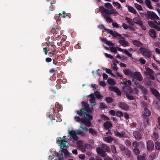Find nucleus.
Here are the masks:
<instances>
[{"mask_svg":"<svg viewBox=\"0 0 160 160\" xmlns=\"http://www.w3.org/2000/svg\"><path fill=\"white\" fill-rule=\"evenodd\" d=\"M62 152H63L65 154V157L66 158H69L70 157V153L66 149H62Z\"/></svg>","mask_w":160,"mask_h":160,"instance_id":"23","label":"nucleus"},{"mask_svg":"<svg viewBox=\"0 0 160 160\" xmlns=\"http://www.w3.org/2000/svg\"><path fill=\"white\" fill-rule=\"evenodd\" d=\"M100 108H106V106L105 105V104L104 103H100Z\"/></svg>","mask_w":160,"mask_h":160,"instance_id":"63","label":"nucleus"},{"mask_svg":"<svg viewBox=\"0 0 160 160\" xmlns=\"http://www.w3.org/2000/svg\"><path fill=\"white\" fill-rule=\"evenodd\" d=\"M155 147L157 150H160V142L157 141L155 142Z\"/></svg>","mask_w":160,"mask_h":160,"instance_id":"40","label":"nucleus"},{"mask_svg":"<svg viewBox=\"0 0 160 160\" xmlns=\"http://www.w3.org/2000/svg\"><path fill=\"white\" fill-rule=\"evenodd\" d=\"M125 143L126 146H127L128 147H129L131 145V142L129 140H125Z\"/></svg>","mask_w":160,"mask_h":160,"instance_id":"59","label":"nucleus"},{"mask_svg":"<svg viewBox=\"0 0 160 160\" xmlns=\"http://www.w3.org/2000/svg\"><path fill=\"white\" fill-rule=\"evenodd\" d=\"M141 89L142 92L144 95H146L148 94V90L143 86H141L139 88Z\"/></svg>","mask_w":160,"mask_h":160,"instance_id":"18","label":"nucleus"},{"mask_svg":"<svg viewBox=\"0 0 160 160\" xmlns=\"http://www.w3.org/2000/svg\"><path fill=\"white\" fill-rule=\"evenodd\" d=\"M124 53L126 54L127 55H128L129 57H131L132 56V54L129 52L126 49H125L124 50Z\"/></svg>","mask_w":160,"mask_h":160,"instance_id":"60","label":"nucleus"},{"mask_svg":"<svg viewBox=\"0 0 160 160\" xmlns=\"http://www.w3.org/2000/svg\"><path fill=\"white\" fill-rule=\"evenodd\" d=\"M100 118L104 121H108L109 120V118L103 114L101 115Z\"/></svg>","mask_w":160,"mask_h":160,"instance_id":"44","label":"nucleus"},{"mask_svg":"<svg viewBox=\"0 0 160 160\" xmlns=\"http://www.w3.org/2000/svg\"><path fill=\"white\" fill-rule=\"evenodd\" d=\"M94 93L95 94V95L96 96L97 98L100 99L101 98V96L99 92L98 91H96L94 92Z\"/></svg>","mask_w":160,"mask_h":160,"instance_id":"46","label":"nucleus"},{"mask_svg":"<svg viewBox=\"0 0 160 160\" xmlns=\"http://www.w3.org/2000/svg\"><path fill=\"white\" fill-rule=\"evenodd\" d=\"M143 112L144 113L143 115V116H149L151 115L150 111L147 108L144 109Z\"/></svg>","mask_w":160,"mask_h":160,"instance_id":"22","label":"nucleus"},{"mask_svg":"<svg viewBox=\"0 0 160 160\" xmlns=\"http://www.w3.org/2000/svg\"><path fill=\"white\" fill-rule=\"evenodd\" d=\"M133 135L137 140L140 139L142 138L141 134L138 131H135L133 132Z\"/></svg>","mask_w":160,"mask_h":160,"instance_id":"12","label":"nucleus"},{"mask_svg":"<svg viewBox=\"0 0 160 160\" xmlns=\"http://www.w3.org/2000/svg\"><path fill=\"white\" fill-rule=\"evenodd\" d=\"M147 76L148 78H149L152 80H154L155 79L154 76L153 75V74L149 75Z\"/></svg>","mask_w":160,"mask_h":160,"instance_id":"61","label":"nucleus"},{"mask_svg":"<svg viewBox=\"0 0 160 160\" xmlns=\"http://www.w3.org/2000/svg\"><path fill=\"white\" fill-rule=\"evenodd\" d=\"M119 107L124 110H127L129 108V106L123 102H119L118 103Z\"/></svg>","mask_w":160,"mask_h":160,"instance_id":"10","label":"nucleus"},{"mask_svg":"<svg viewBox=\"0 0 160 160\" xmlns=\"http://www.w3.org/2000/svg\"><path fill=\"white\" fill-rule=\"evenodd\" d=\"M123 72L125 75H128L132 77H133L134 73L129 69H124Z\"/></svg>","mask_w":160,"mask_h":160,"instance_id":"15","label":"nucleus"},{"mask_svg":"<svg viewBox=\"0 0 160 160\" xmlns=\"http://www.w3.org/2000/svg\"><path fill=\"white\" fill-rule=\"evenodd\" d=\"M145 69L146 72H145V74L146 76H148L149 75L153 74L154 72L152 69L147 67H145Z\"/></svg>","mask_w":160,"mask_h":160,"instance_id":"16","label":"nucleus"},{"mask_svg":"<svg viewBox=\"0 0 160 160\" xmlns=\"http://www.w3.org/2000/svg\"><path fill=\"white\" fill-rule=\"evenodd\" d=\"M90 102L91 105L92 106H94L96 104V103L95 102V100H90Z\"/></svg>","mask_w":160,"mask_h":160,"instance_id":"56","label":"nucleus"},{"mask_svg":"<svg viewBox=\"0 0 160 160\" xmlns=\"http://www.w3.org/2000/svg\"><path fill=\"white\" fill-rule=\"evenodd\" d=\"M134 75L133 77H135V78L139 81H141L142 80V78L140 73L138 72H135L133 73Z\"/></svg>","mask_w":160,"mask_h":160,"instance_id":"11","label":"nucleus"},{"mask_svg":"<svg viewBox=\"0 0 160 160\" xmlns=\"http://www.w3.org/2000/svg\"><path fill=\"white\" fill-rule=\"evenodd\" d=\"M133 44L138 47H140L142 46V44L140 42L137 40H134L133 41Z\"/></svg>","mask_w":160,"mask_h":160,"instance_id":"39","label":"nucleus"},{"mask_svg":"<svg viewBox=\"0 0 160 160\" xmlns=\"http://www.w3.org/2000/svg\"><path fill=\"white\" fill-rule=\"evenodd\" d=\"M114 133L115 135L119 137L120 138H121L124 135H125V132L124 131H122L121 132V133H120L119 132L117 131H116L114 132Z\"/></svg>","mask_w":160,"mask_h":160,"instance_id":"19","label":"nucleus"},{"mask_svg":"<svg viewBox=\"0 0 160 160\" xmlns=\"http://www.w3.org/2000/svg\"><path fill=\"white\" fill-rule=\"evenodd\" d=\"M89 113H86L85 115L86 116L88 117V118H88V119L89 120V121H91L93 117Z\"/></svg>","mask_w":160,"mask_h":160,"instance_id":"50","label":"nucleus"},{"mask_svg":"<svg viewBox=\"0 0 160 160\" xmlns=\"http://www.w3.org/2000/svg\"><path fill=\"white\" fill-rule=\"evenodd\" d=\"M138 160H146L145 157L143 156L139 155L137 157Z\"/></svg>","mask_w":160,"mask_h":160,"instance_id":"53","label":"nucleus"},{"mask_svg":"<svg viewBox=\"0 0 160 160\" xmlns=\"http://www.w3.org/2000/svg\"><path fill=\"white\" fill-rule=\"evenodd\" d=\"M122 91L127 94H129L132 92V89L129 86H125L122 88Z\"/></svg>","mask_w":160,"mask_h":160,"instance_id":"7","label":"nucleus"},{"mask_svg":"<svg viewBox=\"0 0 160 160\" xmlns=\"http://www.w3.org/2000/svg\"><path fill=\"white\" fill-rule=\"evenodd\" d=\"M145 3L149 8L150 9L152 8V7L151 4V2L149 0H145Z\"/></svg>","mask_w":160,"mask_h":160,"instance_id":"37","label":"nucleus"},{"mask_svg":"<svg viewBox=\"0 0 160 160\" xmlns=\"http://www.w3.org/2000/svg\"><path fill=\"white\" fill-rule=\"evenodd\" d=\"M82 105L83 106L84 110L85 112L86 113H91L92 112L93 108H90L89 105L86 102H82Z\"/></svg>","mask_w":160,"mask_h":160,"instance_id":"5","label":"nucleus"},{"mask_svg":"<svg viewBox=\"0 0 160 160\" xmlns=\"http://www.w3.org/2000/svg\"><path fill=\"white\" fill-rule=\"evenodd\" d=\"M120 44L122 46H124L125 47L128 46L129 43L128 42L125 41L123 40H120L119 41Z\"/></svg>","mask_w":160,"mask_h":160,"instance_id":"29","label":"nucleus"},{"mask_svg":"<svg viewBox=\"0 0 160 160\" xmlns=\"http://www.w3.org/2000/svg\"><path fill=\"white\" fill-rule=\"evenodd\" d=\"M89 132L90 133H91L92 135L95 136L97 135V132L96 131L94 130L92 128H89L88 129Z\"/></svg>","mask_w":160,"mask_h":160,"instance_id":"27","label":"nucleus"},{"mask_svg":"<svg viewBox=\"0 0 160 160\" xmlns=\"http://www.w3.org/2000/svg\"><path fill=\"white\" fill-rule=\"evenodd\" d=\"M105 6L107 8H105L103 7H101L100 8V10L102 13L104 18H105V13L107 14H113L116 15L117 12L114 9H112V4L109 3H107L105 4Z\"/></svg>","mask_w":160,"mask_h":160,"instance_id":"1","label":"nucleus"},{"mask_svg":"<svg viewBox=\"0 0 160 160\" xmlns=\"http://www.w3.org/2000/svg\"><path fill=\"white\" fill-rule=\"evenodd\" d=\"M66 142L67 141H66L64 139H62V142H61L60 144V148L61 149H62L64 148H63L67 147L66 145Z\"/></svg>","mask_w":160,"mask_h":160,"instance_id":"25","label":"nucleus"},{"mask_svg":"<svg viewBox=\"0 0 160 160\" xmlns=\"http://www.w3.org/2000/svg\"><path fill=\"white\" fill-rule=\"evenodd\" d=\"M140 50L141 53L143 55L148 58H149L151 56V52L146 48H141L140 49Z\"/></svg>","mask_w":160,"mask_h":160,"instance_id":"4","label":"nucleus"},{"mask_svg":"<svg viewBox=\"0 0 160 160\" xmlns=\"http://www.w3.org/2000/svg\"><path fill=\"white\" fill-rule=\"evenodd\" d=\"M111 149L113 153H116V148L114 145H112L111 146Z\"/></svg>","mask_w":160,"mask_h":160,"instance_id":"51","label":"nucleus"},{"mask_svg":"<svg viewBox=\"0 0 160 160\" xmlns=\"http://www.w3.org/2000/svg\"><path fill=\"white\" fill-rule=\"evenodd\" d=\"M148 117L143 116V121L145 124H148L149 123V119Z\"/></svg>","mask_w":160,"mask_h":160,"instance_id":"43","label":"nucleus"},{"mask_svg":"<svg viewBox=\"0 0 160 160\" xmlns=\"http://www.w3.org/2000/svg\"><path fill=\"white\" fill-rule=\"evenodd\" d=\"M112 4L117 8L120 9L121 7L120 4L118 2H113Z\"/></svg>","mask_w":160,"mask_h":160,"instance_id":"41","label":"nucleus"},{"mask_svg":"<svg viewBox=\"0 0 160 160\" xmlns=\"http://www.w3.org/2000/svg\"><path fill=\"white\" fill-rule=\"evenodd\" d=\"M113 140V138L111 136H108L104 138V140L108 143H110Z\"/></svg>","mask_w":160,"mask_h":160,"instance_id":"21","label":"nucleus"},{"mask_svg":"<svg viewBox=\"0 0 160 160\" xmlns=\"http://www.w3.org/2000/svg\"><path fill=\"white\" fill-rule=\"evenodd\" d=\"M112 126V123L109 121H106L104 123L103 126L106 129H108Z\"/></svg>","mask_w":160,"mask_h":160,"instance_id":"17","label":"nucleus"},{"mask_svg":"<svg viewBox=\"0 0 160 160\" xmlns=\"http://www.w3.org/2000/svg\"><path fill=\"white\" fill-rule=\"evenodd\" d=\"M152 139L153 141L157 140L159 136L158 134L156 132H154L152 136Z\"/></svg>","mask_w":160,"mask_h":160,"instance_id":"33","label":"nucleus"},{"mask_svg":"<svg viewBox=\"0 0 160 160\" xmlns=\"http://www.w3.org/2000/svg\"><path fill=\"white\" fill-rule=\"evenodd\" d=\"M82 142L80 141H78V146H77V149L80 150L83 152H84L86 151L85 147L82 145Z\"/></svg>","mask_w":160,"mask_h":160,"instance_id":"8","label":"nucleus"},{"mask_svg":"<svg viewBox=\"0 0 160 160\" xmlns=\"http://www.w3.org/2000/svg\"><path fill=\"white\" fill-rule=\"evenodd\" d=\"M109 89L111 91L115 92L118 95H120L121 94V92L119 89L118 88L114 87H110Z\"/></svg>","mask_w":160,"mask_h":160,"instance_id":"13","label":"nucleus"},{"mask_svg":"<svg viewBox=\"0 0 160 160\" xmlns=\"http://www.w3.org/2000/svg\"><path fill=\"white\" fill-rule=\"evenodd\" d=\"M148 14L149 18L151 19L155 18L157 20H159V17L154 12H148Z\"/></svg>","mask_w":160,"mask_h":160,"instance_id":"9","label":"nucleus"},{"mask_svg":"<svg viewBox=\"0 0 160 160\" xmlns=\"http://www.w3.org/2000/svg\"><path fill=\"white\" fill-rule=\"evenodd\" d=\"M108 84L111 86L115 85L116 83L114 81V80L112 79H109L108 80Z\"/></svg>","mask_w":160,"mask_h":160,"instance_id":"32","label":"nucleus"},{"mask_svg":"<svg viewBox=\"0 0 160 160\" xmlns=\"http://www.w3.org/2000/svg\"><path fill=\"white\" fill-rule=\"evenodd\" d=\"M110 113L111 114V115H112L113 116H114L116 113V112L114 110H111L109 111Z\"/></svg>","mask_w":160,"mask_h":160,"instance_id":"62","label":"nucleus"},{"mask_svg":"<svg viewBox=\"0 0 160 160\" xmlns=\"http://www.w3.org/2000/svg\"><path fill=\"white\" fill-rule=\"evenodd\" d=\"M80 128H81L82 130L84 131H88V130L87 127L82 126V123H81Z\"/></svg>","mask_w":160,"mask_h":160,"instance_id":"57","label":"nucleus"},{"mask_svg":"<svg viewBox=\"0 0 160 160\" xmlns=\"http://www.w3.org/2000/svg\"><path fill=\"white\" fill-rule=\"evenodd\" d=\"M124 153L128 157H130L131 154V151L128 149H126L124 151Z\"/></svg>","mask_w":160,"mask_h":160,"instance_id":"38","label":"nucleus"},{"mask_svg":"<svg viewBox=\"0 0 160 160\" xmlns=\"http://www.w3.org/2000/svg\"><path fill=\"white\" fill-rule=\"evenodd\" d=\"M109 49L112 52L115 53L118 50V48L114 47H110L109 48Z\"/></svg>","mask_w":160,"mask_h":160,"instance_id":"42","label":"nucleus"},{"mask_svg":"<svg viewBox=\"0 0 160 160\" xmlns=\"http://www.w3.org/2000/svg\"><path fill=\"white\" fill-rule=\"evenodd\" d=\"M149 34L150 36L153 38H155L156 37V32L153 29H151L149 31Z\"/></svg>","mask_w":160,"mask_h":160,"instance_id":"24","label":"nucleus"},{"mask_svg":"<svg viewBox=\"0 0 160 160\" xmlns=\"http://www.w3.org/2000/svg\"><path fill=\"white\" fill-rule=\"evenodd\" d=\"M101 147H98L96 148L97 153L102 157H104L106 156V152H110V148L105 144H102Z\"/></svg>","mask_w":160,"mask_h":160,"instance_id":"2","label":"nucleus"},{"mask_svg":"<svg viewBox=\"0 0 160 160\" xmlns=\"http://www.w3.org/2000/svg\"><path fill=\"white\" fill-rule=\"evenodd\" d=\"M133 21L134 23H136L139 24L140 25H142V22L141 21L140 19L137 18H135L133 19Z\"/></svg>","mask_w":160,"mask_h":160,"instance_id":"20","label":"nucleus"},{"mask_svg":"<svg viewBox=\"0 0 160 160\" xmlns=\"http://www.w3.org/2000/svg\"><path fill=\"white\" fill-rule=\"evenodd\" d=\"M68 134L72 137L73 136L77 134V132L74 130L72 131L68 130Z\"/></svg>","mask_w":160,"mask_h":160,"instance_id":"35","label":"nucleus"},{"mask_svg":"<svg viewBox=\"0 0 160 160\" xmlns=\"http://www.w3.org/2000/svg\"><path fill=\"white\" fill-rule=\"evenodd\" d=\"M49 117L52 121L53 120H55V115L53 114H50L49 115Z\"/></svg>","mask_w":160,"mask_h":160,"instance_id":"58","label":"nucleus"},{"mask_svg":"<svg viewBox=\"0 0 160 160\" xmlns=\"http://www.w3.org/2000/svg\"><path fill=\"white\" fill-rule=\"evenodd\" d=\"M106 100L108 103H111L113 102V99L111 97H107L106 98Z\"/></svg>","mask_w":160,"mask_h":160,"instance_id":"48","label":"nucleus"},{"mask_svg":"<svg viewBox=\"0 0 160 160\" xmlns=\"http://www.w3.org/2000/svg\"><path fill=\"white\" fill-rule=\"evenodd\" d=\"M152 93L156 97L159 95L160 93L157 90L154 89H152L151 90Z\"/></svg>","mask_w":160,"mask_h":160,"instance_id":"28","label":"nucleus"},{"mask_svg":"<svg viewBox=\"0 0 160 160\" xmlns=\"http://www.w3.org/2000/svg\"><path fill=\"white\" fill-rule=\"evenodd\" d=\"M125 20L127 22L129 23L131 25H134V22L133 20H132L130 18H126Z\"/></svg>","mask_w":160,"mask_h":160,"instance_id":"36","label":"nucleus"},{"mask_svg":"<svg viewBox=\"0 0 160 160\" xmlns=\"http://www.w3.org/2000/svg\"><path fill=\"white\" fill-rule=\"evenodd\" d=\"M142 105L144 109L147 108L148 107V104L146 102H142Z\"/></svg>","mask_w":160,"mask_h":160,"instance_id":"49","label":"nucleus"},{"mask_svg":"<svg viewBox=\"0 0 160 160\" xmlns=\"http://www.w3.org/2000/svg\"><path fill=\"white\" fill-rule=\"evenodd\" d=\"M84 108H82L80 110L77 111V114L78 115L79 117H83V116L86 115Z\"/></svg>","mask_w":160,"mask_h":160,"instance_id":"14","label":"nucleus"},{"mask_svg":"<svg viewBox=\"0 0 160 160\" xmlns=\"http://www.w3.org/2000/svg\"><path fill=\"white\" fill-rule=\"evenodd\" d=\"M116 114L117 116H118L120 117H121V116H123L122 113L121 111H117L116 112Z\"/></svg>","mask_w":160,"mask_h":160,"instance_id":"54","label":"nucleus"},{"mask_svg":"<svg viewBox=\"0 0 160 160\" xmlns=\"http://www.w3.org/2000/svg\"><path fill=\"white\" fill-rule=\"evenodd\" d=\"M59 152L60 153V155L59 153H58L57 155V157L58 158V160H63V158L62 155V150H60L59 151Z\"/></svg>","mask_w":160,"mask_h":160,"instance_id":"34","label":"nucleus"},{"mask_svg":"<svg viewBox=\"0 0 160 160\" xmlns=\"http://www.w3.org/2000/svg\"><path fill=\"white\" fill-rule=\"evenodd\" d=\"M153 22L154 23H156L158 25L156 28V30L157 31H160V22H158L156 20H154Z\"/></svg>","mask_w":160,"mask_h":160,"instance_id":"47","label":"nucleus"},{"mask_svg":"<svg viewBox=\"0 0 160 160\" xmlns=\"http://www.w3.org/2000/svg\"><path fill=\"white\" fill-rule=\"evenodd\" d=\"M109 33L115 37H120L121 36L120 34L118 33L117 32H114L112 30H110L109 31Z\"/></svg>","mask_w":160,"mask_h":160,"instance_id":"26","label":"nucleus"},{"mask_svg":"<svg viewBox=\"0 0 160 160\" xmlns=\"http://www.w3.org/2000/svg\"><path fill=\"white\" fill-rule=\"evenodd\" d=\"M134 4H135V7L138 10H140V11H142V8L141 5H140L136 3H135Z\"/></svg>","mask_w":160,"mask_h":160,"instance_id":"45","label":"nucleus"},{"mask_svg":"<svg viewBox=\"0 0 160 160\" xmlns=\"http://www.w3.org/2000/svg\"><path fill=\"white\" fill-rule=\"evenodd\" d=\"M148 23L149 25L152 28H154L156 29L157 27L158 26L154 22L152 21H149Z\"/></svg>","mask_w":160,"mask_h":160,"instance_id":"30","label":"nucleus"},{"mask_svg":"<svg viewBox=\"0 0 160 160\" xmlns=\"http://www.w3.org/2000/svg\"><path fill=\"white\" fill-rule=\"evenodd\" d=\"M133 151L136 155H138L140 153V151L138 148H135L133 149Z\"/></svg>","mask_w":160,"mask_h":160,"instance_id":"52","label":"nucleus"},{"mask_svg":"<svg viewBox=\"0 0 160 160\" xmlns=\"http://www.w3.org/2000/svg\"><path fill=\"white\" fill-rule=\"evenodd\" d=\"M154 144L151 140H148L147 142V150L149 151H152L154 148Z\"/></svg>","mask_w":160,"mask_h":160,"instance_id":"6","label":"nucleus"},{"mask_svg":"<svg viewBox=\"0 0 160 160\" xmlns=\"http://www.w3.org/2000/svg\"><path fill=\"white\" fill-rule=\"evenodd\" d=\"M128 9L129 12H131L133 13L134 14H136L137 12L135 9L132 7L128 6Z\"/></svg>","mask_w":160,"mask_h":160,"instance_id":"31","label":"nucleus"},{"mask_svg":"<svg viewBox=\"0 0 160 160\" xmlns=\"http://www.w3.org/2000/svg\"><path fill=\"white\" fill-rule=\"evenodd\" d=\"M156 77L158 81L160 82V73H158L156 75Z\"/></svg>","mask_w":160,"mask_h":160,"instance_id":"64","label":"nucleus"},{"mask_svg":"<svg viewBox=\"0 0 160 160\" xmlns=\"http://www.w3.org/2000/svg\"><path fill=\"white\" fill-rule=\"evenodd\" d=\"M75 120L77 122L83 123L87 127H90L91 122L87 118L84 116L83 118H81L79 116H76L74 118Z\"/></svg>","mask_w":160,"mask_h":160,"instance_id":"3","label":"nucleus"},{"mask_svg":"<svg viewBox=\"0 0 160 160\" xmlns=\"http://www.w3.org/2000/svg\"><path fill=\"white\" fill-rule=\"evenodd\" d=\"M105 18H106V20L108 22H112V18H110L109 17H107L106 15L105 14Z\"/></svg>","mask_w":160,"mask_h":160,"instance_id":"55","label":"nucleus"}]
</instances>
